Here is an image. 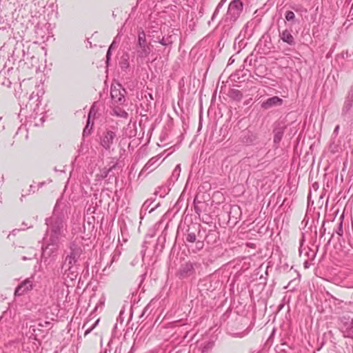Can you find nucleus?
I'll return each mask as SVG.
<instances>
[{
    "mask_svg": "<svg viewBox=\"0 0 353 353\" xmlns=\"http://www.w3.org/2000/svg\"><path fill=\"white\" fill-rule=\"evenodd\" d=\"M285 18L288 21L292 22V23H294L295 14L292 11H290V10L286 11V12L285 14Z\"/></svg>",
    "mask_w": 353,
    "mask_h": 353,
    "instance_id": "obj_23",
    "label": "nucleus"
},
{
    "mask_svg": "<svg viewBox=\"0 0 353 353\" xmlns=\"http://www.w3.org/2000/svg\"><path fill=\"white\" fill-rule=\"evenodd\" d=\"M152 52V46L147 42L146 35L141 28L138 30L137 41L135 46V52L137 59H144L149 56Z\"/></svg>",
    "mask_w": 353,
    "mask_h": 353,
    "instance_id": "obj_4",
    "label": "nucleus"
},
{
    "mask_svg": "<svg viewBox=\"0 0 353 353\" xmlns=\"http://www.w3.org/2000/svg\"><path fill=\"white\" fill-rule=\"evenodd\" d=\"M85 251L83 243L74 240L69 243L64 251L60 274L65 281L76 280L79 274L80 264L85 259Z\"/></svg>",
    "mask_w": 353,
    "mask_h": 353,
    "instance_id": "obj_1",
    "label": "nucleus"
},
{
    "mask_svg": "<svg viewBox=\"0 0 353 353\" xmlns=\"http://www.w3.org/2000/svg\"><path fill=\"white\" fill-rule=\"evenodd\" d=\"M160 158V156H156L151 158L144 165L142 172H147L148 173H150L154 170L160 165V163H159Z\"/></svg>",
    "mask_w": 353,
    "mask_h": 353,
    "instance_id": "obj_13",
    "label": "nucleus"
},
{
    "mask_svg": "<svg viewBox=\"0 0 353 353\" xmlns=\"http://www.w3.org/2000/svg\"><path fill=\"white\" fill-rule=\"evenodd\" d=\"M339 128H340V127H339V125H337L335 127V128H334V132H333V135H334V137H336V136L338 135V133H339Z\"/></svg>",
    "mask_w": 353,
    "mask_h": 353,
    "instance_id": "obj_35",
    "label": "nucleus"
},
{
    "mask_svg": "<svg viewBox=\"0 0 353 353\" xmlns=\"http://www.w3.org/2000/svg\"><path fill=\"white\" fill-rule=\"evenodd\" d=\"M117 128H107L101 132L99 136V144L106 151L110 152L114 150V145L118 140Z\"/></svg>",
    "mask_w": 353,
    "mask_h": 353,
    "instance_id": "obj_3",
    "label": "nucleus"
},
{
    "mask_svg": "<svg viewBox=\"0 0 353 353\" xmlns=\"http://www.w3.org/2000/svg\"><path fill=\"white\" fill-rule=\"evenodd\" d=\"M153 202H154L153 199H148V200H146L144 202V203L143 204L142 207H141V213L144 212L145 214L147 211H148L150 213L152 211H154L159 205V204L158 203L154 208H152L151 209H149L150 205H152V203Z\"/></svg>",
    "mask_w": 353,
    "mask_h": 353,
    "instance_id": "obj_18",
    "label": "nucleus"
},
{
    "mask_svg": "<svg viewBox=\"0 0 353 353\" xmlns=\"http://www.w3.org/2000/svg\"><path fill=\"white\" fill-rule=\"evenodd\" d=\"M94 123L93 121L92 122V125H90V128L88 127V125H86L84 130H83V136H88L90 134V131L92 130V125H93Z\"/></svg>",
    "mask_w": 353,
    "mask_h": 353,
    "instance_id": "obj_27",
    "label": "nucleus"
},
{
    "mask_svg": "<svg viewBox=\"0 0 353 353\" xmlns=\"http://www.w3.org/2000/svg\"><path fill=\"white\" fill-rule=\"evenodd\" d=\"M112 260H116V258L114 256L112 257Z\"/></svg>",
    "mask_w": 353,
    "mask_h": 353,
    "instance_id": "obj_50",
    "label": "nucleus"
},
{
    "mask_svg": "<svg viewBox=\"0 0 353 353\" xmlns=\"http://www.w3.org/2000/svg\"><path fill=\"white\" fill-rule=\"evenodd\" d=\"M179 174H180V172H174V170L172 172V177L174 178V179L176 180L178 179V177L179 176Z\"/></svg>",
    "mask_w": 353,
    "mask_h": 353,
    "instance_id": "obj_37",
    "label": "nucleus"
},
{
    "mask_svg": "<svg viewBox=\"0 0 353 353\" xmlns=\"http://www.w3.org/2000/svg\"><path fill=\"white\" fill-rule=\"evenodd\" d=\"M284 131L285 127L283 126L276 127L274 129V142L275 143H279L281 141L284 134Z\"/></svg>",
    "mask_w": 353,
    "mask_h": 353,
    "instance_id": "obj_16",
    "label": "nucleus"
},
{
    "mask_svg": "<svg viewBox=\"0 0 353 353\" xmlns=\"http://www.w3.org/2000/svg\"><path fill=\"white\" fill-rule=\"evenodd\" d=\"M185 239L189 243H194L196 240V234L194 232H189L187 234Z\"/></svg>",
    "mask_w": 353,
    "mask_h": 353,
    "instance_id": "obj_25",
    "label": "nucleus"
},
{
    "mask_svg": "<svg viewBox=\"0 0 353 353\" xmlns=\"http://www.w3.org/2000/svg\"><path fill=\"white\" fill-rule=\"evenodd\" d=\"M32 289V279L31 278H28L23 281L19 285H18L15 290L14 294L15 296H21Z\"/></svg>",
    "mask_w": 353,
    "mask_h": 353,
    "instance_id": "obj_10",
    "label": "nucleus"
},
{
    "mask_svg": "<svg viewBox=\"0 0 353 353\" xmlns=\"http://www.w3.org/2000/svg\"><path fill=\"white\" fill-rule=\"evenodd\" d=\"M112 260H116V258L114 256L112 257Z\"/></svg>",
    "mask_w": 353,
    "mask_h": 353,
    "instance_id": "obj_49",
    "label": "nucleus"
},
{
    "mask_svg": "<svg viewBox=\"0 0 353 353\" xmlns=\"http://www.w3.org/2000/svg\"><path fill=\"white\" fill-rule=\"evenodd\" d=\"M33 188H34V187H33V185H30V190H33Z\"/></svg>",
    "mask_w": 353,
    "mask_h": 353,
    "instance_id": "obj_48",
    "label": "nucleus"
},
{
    "mask_svg": "<svg viewBox=\"0 0 353 353\" xmlns=\"http://www.w3.org/2000/svg\"><path fill=\"white\" fill-rule=\"evenodd\" d=\"M283 99L279 97L274 96L268 98L267 100L261 103V108L265 110H268L272 107L280 106L283 104Z\"/></svg>",
    "mask_w": 353,
    "mask_h": 353,
    "instance_id": "obj_11",
    "label": "nucleus"
},
{
    "mask_svg": "<svg viewBox=\"0 0 353 353\" xmlns=\"http://www.w3.org/2000/svg\"><path fill=\"white\" fill-rule=\"evenodd\" d=\"M227 0H221L218 6H216L214 13H213V15L212 17V20L213 21L214 19V18L216 17V16L218 14L219 12V10L222 8V6H223V4L225 3Z\"/></svg>",
    "mask_w": 353,
    "mask_h": 353,
    "instance_id": "obj_24",
    "label": "nucleus"
},
{
    "mask_svg": "<svg viewBox=\"0 0 353 353\" xmlns=\"http://www.w3.org/2000/svg\"><path fill=\"white\" fill-rule=\"evenodd\" d=\"M95 114H96V110L94 109V104L90 110V112L88 114L89 119H92V117H94Z\"/></svg>",
    "mask_w": 353,
    "mask_h": 353,
    "instance_id": "obj_30",
    "label": "nucleus"
},
{
    "mask_svg": "<svg viewBox=\"0 0 353 353\" xmlns=\"http://www.w3.org/2000/svg\"><path fill=\"white\" fill-rule=\"evenodd\" d=\"M94 123L93 121L92 122V125H90V128L88 127V125H86L84 130H83V136H88L90 134V131L92 130V125H93Z\"/></svg>",
    "mask_w": 353,
    "mask_h": 353,
    "instance_id": "obj_28",
    "label": "nucleus"
},
{
    "mask_svg": "<svg viewBox=\"0 0 353 353\" xmlns=\"http://www.w3.org/2000/svg\"><path fill=\"white\" fill-rule=\"evenodd\" d=\"M117 47V42L115 40H114L108 49H110V50H112V49L116 48Z\"/></svg>",
    "mask_w": 353,
    "mask_h": 353,
    "instance_id": "obj_36",
    "label": "nucleus"
},
{
    "mask_svg": "<svg viewBox=\"0 0 353 353\" xmlns=\"http://www.w3.org/2000/svg\"><path fill=\"white\" fill-rule=\"evenodd\" d=\"M336 232L339 235V236H342L343 235V222L342 221L339 223V225H338V228L336 230Z\"/></svg>",
    "mask_w": 353,
    "mask_h": 353,
    "instance_id": "obj_29",
    "label": "nucleus"
},
{
    "mask_svg": "<svg viewBox=\"0 0 353 353\" xmlns=\"http://www.w3.org/2000/svg\"><path fill=\"white\" fill-rule=\"evenodd\" d=\"M40 120L41 121V123H43V122H44V119H43V117H41V118L40 119Z\"/></svg>",
    "mask_w": 353,
    "mask_h": 353,
    "instance_id": "obj_46",
    "label": "nucleus"
},
{
    "mask_svg": "<svg viewBox=\"0 0 353 353\" xmlns=\"http://www.w3.org/2000/svg\"><path fill=\"white\" fill-rule=\"evenodd\" d=\"M94 327V326L90 328V329H88L85 332V335L88 334V333L90 332L91 330Z\"/></svg>",
    "mask_w": 353,
    "mask_h": 353,
    "instance_id": "obj_44",
    "label": "nucleus"
},
{
    "mask_svg": "<svg viewBox=\"0 0 353 353\" xmlns=\"http://www.w3.org/2000/svg\"><path fill=\"white\" fill-rule=\"evenodd\" d=\"M243 3L241 0H233L230 2L227 11V19L235 21L240 17L243 11Z\"/></svg>",
    "mask_w": 353,
    "mask_h": 353,
    "instance_id": "obj_6",
    "label": "nucleus"
},
{
    "mask_svg": "<svg viewBox=\"0 0 353 353\" xmlns=\"http://www.w3.org/2000/svg\"><path fill=\"white\" fill-rule=\"evenodd\" d=\"M67 281H64L63 283L55 286L56 291H54V294L58 301H63L64 299H66L69 294L68 285L65 283Z\"/></svg>",
    "mask_w": 353,
    "mask_h": 353,
    "instance_id": "obj_9",
    "label": "nucleus"
},
{
    "mask_svg": "<svg viewBox=\"0 0 353 353\" xmlns=\"http://www.w3.org/2000/svg\"><path fill=\"white\" fill-rule=\"evenodd\" d=\"M174 172H181V168L179 165H177L174 168Z\"/></svg>",
    "mask_w": 353,
    "mask_h": 353,
    "instance_id": "obj_41",
    "label": "nucleus"
},
{
    "mask_svg": "<svg viewBox=\"0 0 353 353\" xmlns=\"http://www.w3.org/2000/svg\"><path fill=\"white\" fill-rule=\"evenodd\" d=\"M110 52H111L110 49H108V52H107V54H106V59H107L106 61L107 62H108L110 59V54H111Z\"/></svg>",
    "mask_w": 353,
    "mask_h": 353,
    "instance_id": "obj_39",
    "label": "nucleus"
},
{
    "mask_svg": "<svg viewBox=\"0 0 353 353\" xmlns=\"http://www.w3.org/2000/svg\"><path fill=\"white\" fill-rule=\"evenodd\" d=\"M120 67L122 70H126L129 68L128 55L123 56L121 61L119 63Z\"/></svg>",
    "mask_w": 353,
    "mask_h": 353,
    "instance_id": "obj_20",
    "label": "nucleus"
},
{
    "mask_svg": "<svg viewBox=\"0 0 353 353\" xmlns=\"http://www.w3.org/2000/svg\"><path fill=\"white\" fill-rule=\"evenodd\" d=\"M339 329L345 338L353 339V319L343 316L340 319Z\"/></svg>",
    "mask_w": 353,
    "mask_h": 353,
    "instance_id": "obj_7",
    "label": "nucleus"
},
{
    "mask_svg": "<svg viewBox=\"0 0 353 353\" xmlns=\"http://www.w3.org/2000/svg\"><path fill=\"white\" fill-rule=\"evenodd\" d=\"M86 125H88L89 128H90V125H92V123H91V119H89V117L88 118V121H87V124Z\"/></svg>",
    "mask_w": 353,
    "mask_h": 353,
    "instance_id": "obj_42",
    "label": "nucleus"
},
{
    "mask_svg": "<svg viewBox=\"0 0 353 353\" xmlns=\"http://www.w3.org/2000/svg\"><path fill=\"white\" fill-rule=\"evenodd\" d=\"M279 38L289 46H294L296 44L293 35L288 30H284L279 32Z\"/></svg>",
    "mask_w": 353,
    "mask_h": 353,
    "instance_id": "obj_15",
    "label": "nucleus"
},
{
    "mask_svg": "<svg viewBox=\"0 0 353 353\" xmlns=\"http://www.w3.org/2000/svg\"><path fill=\"white\" fill-rule=\"evenodd\" d=\"M195 272L194 265L191 262L182 264L176 272V276L180 279H187Z\"/></svg>",
    "mask_w": 353,
    "mask_h": 353,
    "instance_id": "obj_8",
    "label": "nucleus"
},
{
    "mask_svg": "<svg viewBox=\"0 0 353 353\" xmlns=\"http://www.w3.org/2000/svg\"><path fill=\"white\" fill-rule=\"evenodd\" d=\"M250 329L247 328L243 332L236 334V336L239 337H243V336H246L250 332Z\"/></svg>",
    "mask_w": 353,
    "mask_h": 353,
    "instance_id": "obj_32",
    "label": "nucleus"
},
{
    "mask_svg": "<svg viewBox=\"0 0 353 353\" xmlns=\"http://www.w3.org/2000/svg\"><path fill=\"white\" fill-rule=\"evenodd\" d=\"M8 316H11V311H6L3 313L2 316L0 319V323H3L4 321V319H6Z\"/></svg>",
    "mask_w": 353,
    "mask_h": 353,
    "instance_id": "obj_31",
    "label": "nucleus"
},
{
    "mask_svg": "<svg viewBox=\"0 0 353 353\" xmlns=\"http://www.w3.org/2000/svg\"><path fill=\"white\" fill-rule=\"evenodd\" d=\"M4 128H5L4 123L2 121V119L0 118V133L1 132H3V130H4Z\"/></svg>",
    "mask_w": 353,
    "mask_h": 353,
    "instance_id": "obj_38",
    "label": "nucleus"
},
{
    "mask_svg": "<svg viewBox=\"0 0 353 353\" xmlns=\"http://www.w3.org/2000/svg\"><path fill=\"white\" fill-rule=\"evenodd\" d=\"M35 256H36V253L32 254L31 256H30L29 257H27V256H23V257H22V260H23V261L31 260V259H34Z\"/></svg>",
    "mask_w": 353,
    "mask_h": 353,
    "instance_id": "obj_34",
    "label": "nucleus"
},
{
    "mask_svg": "<svg viewBox=\"0 0 353 353\" xmlns=\"http://www.w3.org/2000/svg\"><path fill=\"white\" fill-rule=\"evenodd\" d=\"M47 245L42 248V256L46 262L47 258H54L57 256L60 241L48 238L46 240Z\"/></svg>",
    "mask_w": 353,
    "mask_h": 353,
    "instance_id": "obj_5",
    "label": "nucleus"
},
{
    "mask_svg": "<svg viewBox=\"0 0 353 353\" xmlns=\"http://www.w3.org/2000/svg\"><path fill=\"white\" fill-rule=\"evenodd\" d=\"M158 42L160 43L163 46H168L172 43V41L170 40V37H168V38L163 37Z\"/></svg>",
    "mask_w": 353,
    "mask_h": 353,
    "instance_id": "obj_26",
    "label": "nucleus"
},
{
    "mask_svg": "<svg viewBox=\"0 0 353 353\" xmlns=\"http://www.w3.org/2000/svg\"><path fill=\"white\" fill-rule=\"evenodd\" d=\"M256 139V134L250 131L244 132L241 137V143L247 145H251L254 144Z\"/></svg>",
    "mask_w": 353,
    "mask_h": 353,
    "instance_id": "obj_14",
    "label": "nucleus"
},
{
    "mask_svg": "<svg viewBox=\"0 0 353 353\" xmlns=\"http://www.w3.org/2000/svg\"><path fill=\"white\" fill-rule=\"evenodd\" d=\"M43 185V183H40L39 184V187H41Z\"/></svg>",
    "mask_w": 353,
    "mask_h": 353,
    "instance_id": "obj_47",
    "label": "nucleus"
},
{
    "mask_svg": "<svg viewBox=\"0 0 353 353\" xmlns=\"http://www.w3.org/2000/svg\"><path fill=\"white\" fill-rule=\"evenodd\" d=\"M197 244H199V247L201 248H202L203 246V242L198 241Z\"/></svg>",
    "mask_w": 353,
    "mask_h": 353,
    "instance_id": "obj_43",
    "label": "nucleus"
},
{
    "mask_svg": "<svg viewBox=\"0 0 353 353\" xmlns=\"http://www.w3.org/2000/svg\"><path fill=\"white\" fill-rule=\"evenodd\" d=\"M214 347V342L208 341L201 343L199 346L200 353H210Z\"/></svg>",
    "mask_w": 353,
    "mask_h": 353,
    "instance_id": "obj_17",
    "label": "nucleus"
},
{
    "mask_svg": "<svg viewBox=\"0 0 353 353\" xmlns=\"http://www.w3.org/2000/svg\"><path fill=\"white\" fill-rule=\"evenodd\" d=\"M125 92V90L123 89L122 91L116 87H111L110 90V95L112 99L117 103L122 104L124 101V93Z\"/></svg>",
    "mask_w": 353,
    "mask_h": 353,
    "instance_id": "obj_12",
    "label": "nucleus"
},
{
    "mask_svg": "<svg viewBox=\"0 0 353 353\" xmlns=\"http://www.w3.org/2000/svg\"><path fill=\"white\" fill-rule=\"evenodd\" d=\"M194 203H196V200H194ZM194 210H195L196 214H200L201 210L199 209L197 205H196V204H194Z\"/></svg>",
    "mask_w": 353,
    "mask_h": 353,
    "instance_id": "obj_40",
    "label": "nucleus"
},
{
    "mask_svg": "<svg viewBox=\"0 0 353 353\" xmlns=\"http://www.w3.org/2000/svg\"><path fill=\"white\" fill-rule=\"evenodd\" d=\"M114 114L118 117L127 119L128 117V114L125 110H122L120 108H116L113 110Z\"/></svg>",
    "mask_w": 353,
    "mask_h": 353,
    "instance_id": "obj_21",
    "label": "nucleus"
},
{
    "mask_svg": "<svg viewBox=\"0 0 353 353\" xmlns=\"http://www.w3.org/2000/svg\"><path fill=\"white\" fill-rule=\"evenodd\" d=\"M46 223L48 227L50 239L61 241L65 236L66 224L63 213L54 212L51 217L46 219Z\"/></svg>",
    "mask_w": 353,
    "mask_h": 353,
    "instance_id": "obj_2",
    "label": "nucleus"
},
{
    "mask_svg": "<svg viewBox=\"0 0 353 353\" xmlns=\"http://www.w3.org/2000/svg\"><path fill=\"white\" fill-rule=\"evenodd\" d=\"M352 106H353V102L350 100L346 99L344 103V105H343V108L342 110L343 114H347L350 110V109L352 108Z\"/></svg>",
    "mask_w": 353,
    "mask_h": 353,
    "instance_id": "obj_22",
    "label": "nucleus"
},
{
    "mask_svg": "<svg viewBox=\"0 0 353 353\" xmlns=\"http://www.w3.org/2000/svg\"><path fill=\"white\" fill-rule=\"evenodd\" d=\"M213 234L212 233H209L206 236H205V240L208 241V239L210 237V235Z\"/></svg>",
    "mask_w": 353,
    "mask_h": 353,
    "instance_id": "obj_45",
    "label": "nucleus"
},
{
    "mask_svg": "<svg viewBox=\"0 0 353 353\" xmlns=\"http://www.w3.org/2000/svg\"><path fill=\"white\" fill-rule=\"evenodd\" d=\"M116 167L115 165H112L111 168H104L103 169H101L99 172V174H97V176L99 179H103L105 178H106L110 172L114 169V168Z\"/></svg>",
    "mask_w": 353,
    "mask_h": 353,
    "instance_id": "obj_19",
    "label": "nucleus"
},
{
    "mask_svg": "<svg viewBox=\"0 0 353 353\" xmlns=\"http://www.w3.org/2000/svg\"><path fill=\"white\" fill-rule=\"evenodd\" d=\"M346 99L353 102V88H351Z\"/></svg>",
    "mask_w": 353,
    "mask_h": 353,
    "instance_id": "obj_33",
    "label": "nucleus"
}]
</instances>
